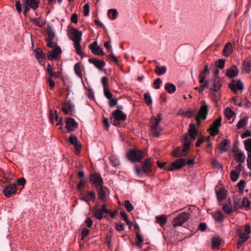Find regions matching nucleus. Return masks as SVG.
Segmentation results:
<instances>
[{
    "label": "nucleus",
    "instance_id": "obj_1",
    "mask_svg": "<svg viewBox=\"0 0 251 251\" xmlns=\"http://www.w3.org/2000/svg\"><path fill=\"white\" fill-rule=\"evenodd\" d=\"M22 3L20 1H16V8L19 13L22 11V6L23 7V13L25 15L30 9L35 10L38 7L39 1L38 0H22Z\"/></svg>",
    "mask_w": 251,
    "mask_h": 251
},
{
    "label": "nucleus",
    "instance_id": "obj_2",
    "mask_svg": "<svg viewBox=\"0 0 251 251\" xmlns=\"http://www.w3.org/2000/svg\"><path fill=\"white\" fill-rule=\"evenodd\" d=\"M141 168L137 166L135 167V171L137 175L142 176L144 174H148L151 172L152 167L151 159H145L141 162Z\"/></svg>",
    "mask_w": 251,
    "mask_h": 251
},
{
    "label": "nucleus",
    "instance_id": "obj_3",
    "mask_svg": "<svg viewBox=\"0 0 251 251\" xmlns=\"http://www.w3.org/2000/svg\"><path fill=\"white\" fill-rule=\"evenodd\" d=\"M188 132L189 134H184L182 137L181 141L184 143L187 142L188 146H190L191 142L196 139V136L198 133V131L196 128L195 125L194 124H190Z\"/></svg>",
    "mask_w": 251,
    "mask_h": 251
},
{
    "label": "nucleus",
    "instance_id": "obj_4",
    "mask_svg": "<svg viewBox=\"0 0 251 251\" xmlns=\"http://www.w3.org/2000/svg\"><path fill=\"white\" fill-rule=\"evenodd\" d=\"M67 35L69 38L74 42L76 52L78 54V30L70 25L68 27Z\"/></svg>",
    "mask_w": 251,
    "mask_h": 251
},
{
    "label": "nucleus",
    "instance_id": "obj_5",
    "mask_svg": "<svg viewBox=\"0 0 251 251\" xmlns=\"http://www.w3.org/2000/svg\"><path fill=\"white\" fill-rule=\"evenodd\" d=\"M144 152L140 150L131 149L127 153L128 159L132 162H140L145 156Z\"/></svg>",
    "mask_w": 251,
    "mask_h": 251
},
{
    "label": "nucleus",
    "instance_id": "obj_6",
    "mask_svg": "<svg viewBox=\"0 0 251 251\" xmlns=\"http://www.w3.org/2000/svg\"><path fill=\"white\" fill-rule=\"evenodd\" d=\"M112 116L111 119L113 118V124L117 126L126 119V115L120 109H116L113 111Z\"/></svg>",
    "mask_w": 251,
    "mask_h": 251
},
{
    "label": "nucleus",
    "instance_id": "obj_7",
    "mask_svg": "<svg viewBox=\"0 0 251 251\" xmlns=\"http://www.w3.org/2000/svg\"><path fill=\"white\" fill-rule=\"evenodd\" d=\"M183 144V148L177 147L172 152V155L175 157L186 156L188 154L190 147L187 142L184 143L181 141Z\"/></svg>",
    "mask_w": 251,
    "mask_h": 251
},
{
    "label": "nucleus",
    "instance_id": "obj_8",
    "mask_svg": "<svg viewBox=\"0 0 251 251\" xmlns=\"http://www.w3.org/2000/svg\"><path fill=\"white\" fill-rule=\"evenodd\" d=\"M186 164V160L181 158L173 162L170 165L165 167V170L168 171H174L181 169Z\"/></svg>",
    "mask_w": 251,
    "mask_h": 251
},
{
    "label": "nucleus",
    "instance_id": "obj_9",
    "mask_svg": "<svg viewBox=\"0 0 251 251\" xmlns=\"http://www.w3.org/2000/svg\"><path fill=\"white\" fill-rule=\"evenodd\" d=\"M150 123L152 135L154 137H158L162 130V128L159 126V121L155 119V117H153L151 119Z\"/></svg>",
    "mask_w": 251,
    "mask_h": 251
},
{
    "label": "nucleus",
    "instance_id": "obj_10",
    "mask_svg": "<svg viewBox=\"0 0 251 251\" xmlns=\"http://www.w3.org/2000/svg\"><path fill=\"white\" fill-rule=\"evenodd\" d=\"M189 219V213L182 212L174 219L173 225L174 227H176V226H181Z\"/></svg>",
    "mask_w": 251,
    "mask_h": 251
},
{
    "label": "nucleus",
    "instance_id": "obj_11",
    "mask_svg": "<svg viewBox=\"0 0 251 251\" xmlns=\"http://www.w3.org/2000/svg\"><path fill=\"white\" fill-rule=\"evenodd\" d=\"M208 113V107L206 103H204L201 106L198 115L195 118L198 126L200 124L201 120H204L206 119Z\"/></svg>",
    "mask_w": 251,
    "mask_h": 251
},
{
    "label": "nucleus",
    "instance_id": "obj_12",
    "mask_svg": "<svg viewBox=\"0 0 251 251\" xmlns=\"http://www.w3.org/2000/svg\"><path fill=\"white\" fill-rule=\"evenodd\" d=\"M222 117L220 116L211 125L209 129L210 134L212 136H215L219 133V127L221 126Z\"/></svg>",
    "mask_w": 251,
    "mask_h": 251
},
{
    "label": "nucleus",
    "instance_id": "obj_13",
    "mask_svg": "<svg viewBox=\"0 0 251 251\" xmlns=\"http://www.w3.org/2000/svg\"><path fill=\"white\" fill-rule=\"evenodd\" d=\"M81 197L79 199H81L85 201L89 202L91 201H95L96 195L94 191H86L84 193H82L80 195Z\"/></svg>",
    "mask_w": 251,
    "mask_h": 251
},
{
    "label": "nucleus",
    "instance_id": "obj_14",
    "mask_svg": "<svg viewBox=\"0 0 251 251\" xmlns=\"http://www.w3.org/2000/svg\"><path fill=\"white\" fill-rule=\"evenodd\" d=\"M89 48L95 55H104L105 54V53L102 51V48L98 46L97 41L91 43L89 46Z\"/></svg>",
    "mask_w": 251,
    "mask_h": 251
},
{
    "label": "nucleus",
    "instance_id": "obj_15",
    "mask_svg": "<svg viewBox=\"0 0 251 251\" xmlns=\"http://www.w3.org/2000/svg\"><path fill=\"white\" fill-rule=\"evenodd\" d=\"M65 128L68 132L73 131L77 127V123L72 118H68L65 122Z\"/></svg>",
    "mask_w": 251,
    "mask_h": 251
},
{
    "label": "nucleus",
    "instance_id": "obj_16",
    "mask_svg": "<svg viewBox=\"0 0 251 251\" xmlns=\"http://www.w3.org/2000/svg\"><path fill=\"white\" fill-rule=\"evenodd\" d=\"M74 105L69 100H65L61 103V110L64 114L67 115L69 112H72L74 110Z\"/></svg>",
    "mask_w": 251,
    "mask_h": 251
},
{
    "label": "nucleus",
    "instance_id": "obj_17",
    "mask_svg": "<svg viewBox=\"0 0 251 251\" xmlns=\"http://www.w3.org/2000/svg\"><path fill=\"white\" fill-rule=\"evenodd\" d=\"M17 190V188L15 184H10L5 188L4 193L6 197L10 198L16 194Z\"/></svg>",
    "mask_w": 251,
    "mask_h": 251
},
{
    "label": "nucleus",
    "instance_id": "obj_18",
    "mask_svg": "<svg viewBox=\"0 0 251 251\" xmlns=\"http://www.w3.org/2000/svg\"><path fill=\"white\" fill-rule=\"evenodd\" d=\"M69 144L73 146L76 155L78 154V141L76 136L74 134L71 135L67 140Z\"/></svg>",
    "mask_w": 251,
    "mask_h": 251
},
{
    "label": "nucleus",
    "instance_id": "obj_19",
    "mask_svg": "<svg viewBox=\"0 0 251 251\" xmlns=\"http://www.w3.org/2000/svg\"><path fill=\"white\" fill-rule=\"evenodd\" d=\"M62 50L60 47L57 46L55 47L51 51H49L48 58L51 60L53 59H57L59 55L61 53Z\"/></svg>",
    "mask_w": 251,
    "mask_h": 251
},
{
    "label": "nucleus",
    "instance_id": "obj_20",
    "mask_svg": "<svg viewBox=\"0 0 251 251\" xmlns=\"http://www.w3.org/2000/svg\"><path fill=\"white\" fill-rule=\"evenodd\" d=\"M89 62L93 64L95 67L100 71H102V68L105 66L106 63L104 61L98 60L96 58H89Z\"/></svg>",
    "mask_w": 251,
    "mask_h": 251
},
{
    "label": "nucleus",
    "instance_id": "obj_21",
    "mask_svg": "<svg viewBox=\"0 0 251 251\" xmlns=\"http://www.w3.org/2000/svg\"><path fill=\"white\" fill-rule=\"evenodd\" d=\"M93 213L97 219L101 220L103 218V214L105 213V211L101 208H99L98 205L96 204L94 207Z\"/></svg>",
    "mask_w": 251,
    "mask_h": 251
},
{
    "label": "nucleus",
    "instance_id": "obj_22",
    "mask_svg": "<svg viewBox=\"0 0 251 251\" xmlns=\"http://www.w3.org/2000/svg\"><path fill=\"white\" fill-rule=\"evenodd\" d=\"M209 80L210 83H213L212 87L210 88V90L215 92L218 91L220 89L221 87L222 86L221 80H220V79H217L216 78H212Z\"/></svg>",
    "mask_w": 251,
    "mask_h": 251
},
{
    "label": "nucleus",
    "instance_id": "obj_23",
    "mask_svg": "<svg viewBox=\"0 0 251 251\" xmlns=\"http://www.w3.org/2000/svg\"><path fill=\"white\" fill-rule=\"evenodd\" d=\"M230 147V142L227 139H224L219 144V148L223 152H226Z\"/></svg>",
    "mask_w": 251,
    "mask_h": 251
},
{
    "label": "nucleus",
    "instance_id": "obj_24",
    "mask_svg": "<svg viewBox=\"0 0 251 251\" xmlns=\"http://www.w3.org/2000/svg\"><path fill=\"white\" fill-rule=\"evenodd\" d=\"M237 150L234 149L233 152L234 153L235 160L238 163H242L245 161V156L244 154L241 151L236 152Z\"/></svg>",
    "mask_w": 251,
    "mask_h": 251
},
{
    "label": "nucleus",
    "instance_id": "obj_25",
    "mask_svg": "<svg viewBox=\"0 0 251 251\" xmlns=\"http://www.w3.org/2000/svg\"><path fill=\"white\" fill-rule=\"evenodd\" d=\"M229 88L233 91H236V90H242L244 89L243 84L240 80H237L235 84L233 83L229 85Z\"/></svg>",
    "mask_w": 251,
    "mask_h": 251
},
{
    "label": "nucleus",
    "instance_id": "obj_26",
    "mask_svg": "<svg viewBox=\"0 0 251 251\" xmlns=\"http://www.w3.org/2000/svg\"><path fill=\"white\" fill-rule=\"evenodd\" d=\"M94 183L98 184L100 186H102L103 182L100 174L95 173L91 176Z\"/></svg>",
    "mask_w": 251,
    "mask_h": 251
},
{
    "label": "nucleus",
    "instance_id": "obj_27",
    "mask_svg": "<svg viewBox=\"0 0 251 251\" xmlns=\"http://www.w3.org/2000/svg\"><path fill=\"white\" fill-rule=\"evenodd\" d=\"M232 52V47L230 43H227L223 49V54L226 56H229Z\"/></svg>",
    "mask_w": 251,
    "mask_h": 251
},
{
    "label": "nucleus",
    "instance_id": "obj_28",
    "mask_svg": "<svg viewBox=\"0 0 251 251\" xmlns=\"http://www.w3.org/2000/svg\"><path fill=\"white\" fill-rule=\"evenodd\" d=\"M217 198L219 201H222L226 198V191L224 189L221 188L216 192Z\"/></svg>",
    "mask_w": 251,
    "mask_h": 251
},
{
    "label": "nucleus",
    "instance_id": "obj_29",
    "mask_svg": "<svg viewBox=\"0 0 251 251\" xmlns=\"http://www.w3.org/2000/svg\"><path fill=\"white\" fill-rule=\"evenodd\" d=\"M221 239L219 237H214L212 239L211 245L213 249H218L221 244Z\"/></svg>",
    "mask_w": 251,
    "mask_h": 251
},
{
    "label": "nucleus",
    "instance_id": "obj_30",
    "mask_svg": "<svg viewBox=\"0 0 251 251\" xmlns=\"http://www.w3.org/2000/svg\"><path fill=\"white\" fill-rule=\"evenodd\" d=\"M234 68H230L227 70L226 75L229 78H233L237 76L238 73L237 68L233 66Z\"/></svg>",
    "mask_w": 251,
    "mask_h": 251
},
{
    "label": "nucleus",
    "instance_id": "obj_31",
    "mask_svg": "<svg viewBox=\"0 0 251 251\" xmlns=\"http://www.w3.org/2000/svg\"><path fill=\"white\" fill-rule=\"evenodd\" d=\"M47 36L46 40H53L55 37V34L50 26H48L47 28Z\"/></svg>",
    "mask_w": 251,
    "mask_h": 251
},
{
    "label": "nucleus",
    "instance_id": "obj_32",
    "mask_svg": "<svg viewBox=\"0 0 251 251\" xmlns=\"http://www.w3.org/2000/svg\"><path fill=\"white\" fill-rule=\"evenodd\" d=\"M34 51L35 56L38 61L43 60L45 58L46 55L41 49L38 48L35 50Z\"/></svg>",
    "mask_w": 251,
    "mask_h": 251
},
{
    "label": "nucleus",
    "instance_id": "obj_33",
    "mask_svg": "<svg viewBox=\"0 0 251 251\" xmlns=\"http://www.w3.org/2000/svg\"><path fill=\"white\" fill-rule=\"evenodd\" d=\"M156 223L160 225L161 226H164L167 221V218L164 215L157 216L156 217Z\"/></svg>",
    "mask_w": 251,
    "mask_h": 251
},
{
    "label": "nucleus",
    "instance_id": "obj_34",
    "mask_svg": "<svg viewBox=\"0 0 251 251\" xmlns=\"http://www.w3.org/2000/svg\"><path fill=\"white\" fill-rule=\"evenodd\" d=\"M154 71L158 75H161L165 74L166 73L167 69L164 66L161 67L156 65L155 67Z\"/></svg>",
    "mask_w": 251,
    "mask_h": 251
},
{
    "label": "nucleus",
    "instance_id": "obj_35",
    "mask_svg": "<svg viewBox=\"0 0 251 251\" xmlns=\"http://www.w3.org/2000/svg\"><path fill=\"white\" fill-rule=\"evenodd\" d=\"M47 71L50 75L51 77H55L56 78H58L60 75V73L59 72H57L55 73H53L54 71H52V68L50 64H48L47 66Z\"/></svg>",
    "mask_w": 251,
    "mask_h": 251
},
{
    "label": "nucleus",
    "instance_id": "obj_36",
    "mask_svg": "<svg viewBox=\"0 0 251 251\" xmlns=\"http://www.w3.org/2000/svg\"><path fill=\"white\" fill-rule=\"evenodd\" d=\"M165 89L168 93L173 94L176 91V87L173 83H167L165 86Z\"/></svg>",
    "mask_w": 251,
    "mask_h": 251
},
{
    "label": "nucleus",
    "instance_id": "obj_37",
    "mask_svg": "<svg viewBox=\"0 0 251 251\" xmlns=\"http://www.w3.org/2000/svg\"><path fill=\"white\" fill-rule=\"evenodd\" d=\"M118 14V11L116 9H110L108 11V17L111 20H115Z\"/></svg>",
    "mask_w": 251,
    "mask_h": 251
},
{
    "label": "nucleus",
    "instance_id": "obj_38",
    "mask_svg": "<svg viewBox=\"0 0 251 251\" xmlns=\"http://www.w3.org/2000/svg\"><path fill=\"white\" fill-rule=\"evenodd\" d=\"M100 187L98 189L99 198L101 202H105L106 197L105 192L103 189L102 186Z\"/></svg>",
    "mask_w": 251,
    "mask_h": 251
},
{
    "label": "nucleus",
    "instance_id": "obj_39",
    "mask_svg": "<svg viewBox=\"0 0 251 251\" xmlns=\"http://www.w3.org/2000/svg\"><path fill=\"white\" fill-rule=\"evenodd\" d=\"M248 119L247 117H244L240 119L237 124V128L239 129L244 127L247 124Z\"/></svg>",
    "mask_w": 251,
    "mask_h": 251
},
{
    "label": "nucleus",
    "instance_id": "obj_40",
    "mask_svg": "<svg viewBox=\"0 0 251 251\" xmlns=\"http://www.w3.org/2000/svg\"><path fill=\"white\" fill-rule=\"evenodd\" d=\"M210 84V80H206L203 83H202L199 87H196L195 89L197 90L200 93L202 92L204 88H208Z\"/></svg>",
    "mask_w": 251,
    "mask_h": 251
},
{
    "label": "nucleus",
    "instance_id": "obj_41",
    "mask_svg": "<svg viewBox=\"0 0 251 251\" xmlns=\"http://www.w3.org/2000/svg\"><path fill=\"white\" fill-rule=\"evenodd\" d=\"M243 66L246 72H250L251 71V59L245 60L243 62Z\"/></svg>",
    "mask_w": 251,
    "mask_h": 251
},
{
    "label": "nucleus",
    "instance_id": "obj_42",
    "mask_svg": "<svg viewBox=\"0 0 251 251\" xmlns=\"http://www.w3.org/2000/svg\"><path fill=\"white\" fill-rule=\"evenodd\" d=\"M213 217L217 222H222L224 220L223 214L220 211L215 212L213 215Z\"/></svg>",
    "mask_w": 251,
    "mask_h": 251
},
{
    "label": "nucleus",
    "instance_id": "obj_43",
    "mask_svg": "<svg viewBox=\"0 0 251 251\" xmlns=\"http://www.w3.org/2000/svg\"><path fill=\"white\" fill-rule=\"evenodd\" d=\"M49 116L50 121L52 124H53L54 123V119H55V121H57L58 119V117L57 114H56V110L54 113L52 110H50L49 113Z\"/></svg>",
    "mask_w": 251,
    "mask_h": 251
},
{
    "label": "nucleus",
    "instance_id": "obj_44",
    "mask_svg": "<svg viewBox=\"0 0 251 251\" xmlns=\"http://www.w3.org/2000/svg\"><path fill=\"white\" fill-rule=\"evenodd\" d=\"M239 174L236 170H232L230 172V178L232 181L235 182L237 181L239 178Z\"/></svg>",
    "mask_w": 251,
    "mask_h": 251
},
{
    "label": "nucleus",
    "instance_id": "obj_45",
    "mask_svg": "<svg viewBox=\"0 0 251 251\" xmlns=\"http://www.w3.org/2000/svg\"><path fill=\"white\" fill-rule=\"evenodd\" d=\"M109 160L112 166L114 167H117L120 165V162L119 160L116 158L114 156H111L109 157Z\"/></svg>",
    "mask_w": 251,
    "mask_h": 251
},
{
    "label": "nucleus",
    "instance_id": "obj_46",
    "mask_svg": "<svg viewBox=\"0 0 251 251\" xmlns=\"http://www.w3.org/2000/svg\"><path fill=\"white\" fill-rule=\"evenodd\" d=\"M196 109L193 110H188L184 112L183 114L188 118H192L196 115Z\"/></svg>",
    "mask_w": 251,
    "mask_h": 251
},
{
    "label": "nucleus",
    "instance_id": "obj_47",
    "mask_svg": "<svg viewBox=\"0 0 251 251\" xmlns=\"http://www.w3.org/2000/svg\"><path fill=\"white\" fill-rule=\"evenodd\" d=\"M233 111L229 107L226 108L225 110V114L227 119L229 120L233 115Z\"/></svg>",
    "mask_w": 251,
    "mask_h": 251
},
{
    "label": "nucleus",
    "instance_id": "obj_48",
    "mask_svg": "<svg viewBox=\"0 0 251 251\" xmlns=\"http://www.w3.org/2000/svg\"><path fill=\"white\" fill-rule=\"evenodd\" d=\"M241 230L238 229L237 230V232H239V240H241L243 242H245L249 238V236H248V234L245 233H242L241 232Z\"/></svg>",
    "mask_w": 251,
    "mask_h": 251
},
{
    "label": "nucleus",
    "instance_id": "obj_49",
    "mask_svg": "<svg viewBox=\"0 0 251 251\" xmlns=\"http://www.w3.org/2000/svg\"><path fill=\"white\" fill-rule=\"evenodd\" d=\"M144 100L148 105H150L152 103V100L150 95L148 93H145L144 94Z\"/></svg>",
    "mask_w": 251,
    "mask_h": 251
},
{
    "label": "nucleus",
    "instance_id": "obj_50",
    "mask_svg": "<svg viewBox=\"0 0 251 251\" xmlns=\"http://www.w3.org/2000/svg\"><path fill=\"white\" fill-rule=\"evenodd\" d=\"M125 206L126 209V210L128 212H131L134 209L133 206L132 204L130 203V202L126 200L124 202Z\"/></svg>",
    "mask_w": 251,
    "mask_h": 251
},
{
    "label": "nucleus",
    "instance_id": "obj_51",
    "mask_svg": "<svg viewBox=\"0 0 251 251\" xmlns=\"http://www.w3.org/2000/svg\"><path fill=\"white\" fill-rule=\"evenodd\" d=\"M245 147L248 152H251V139L245 141Z\"/></svg>",
    "mask_w": 251,
    "mask_h": 251
},
{
    "label": "nucleus",
    "instance_id": "obj_52",
    "mask_svg": "<svg viewBox=\"0 0 251 251\" xmlns=\"http://www.w3.org/2000/svg\"><path fill=\"white\" fill-rule=\"evenodd\" d=\"M250 201L247 197L243 198L241 204L242 207H248L250 206Z\"/></svg>",
    "mask_w": 251,
    "mask_h": 251
},
{
    "label": "nucleus",
    "instance_id": "obj_53",
    "mask_svg": "<svg viewBox=\"0 0 251 251\" xmlns=\"http://www.w3.org/2000/svg\"><path fill=\"white\" fill-rule=\"evenodd\" d=\"M209 73H210V71L208 68V64H206L204 66V70L201 72V74H200V75L201 76L203 75V76L206 77V76L207 75H208L209 74Z\"/></svg>",
    "mask_w": 251,
    "mask_h": 251
},
{
    "label": "nucleus",
    "instance_id": "obj_54",
    "mask_svg": "<svg viewBox=\"0 0 251 251\" xmlns=\"http://www.w3.org/2000/svg\"><path fill=\"white\" fill-rule=\"evenodd\" d=\"M212 164L213 165V166L215 167H217L218 168H219V169H223V166L222 164H221V163H220L216 159H212Z\"/></svg>",
    "mask_w": 251,
    "mask_h": 251
},
{
    "label": "nucleus",
    "instance_id": "obj_55",
    "mask_svg": "<svg viewBox=\"0 0 251 251\" xmlns=\"http://www.w3.org/2000/svg\"><path fill=\"white\" fill-rule=\"evenodd\" d=\"M120 215L121 217L123 218V220L125 221L126 224H128L129 223V220L128 218V216L127 214L124 211L120 212Z\"/></svg>",
    "mask_w": 251,
    "mask_h": 251
},
{
    "label": "nucleus",
    "instance_id": "obj_56",
    "mask_svg": "<svg viewBox=\"0 0 251 251\" xmlns=\"http://www.w3.org/2000/svg\"><path fill=\"white\" fill-rule=\"evenodd\" d=\"M107 57L108 59H111V60L117 65V66H120V64L117 58L115 57L113 54H110L107 56Z\"/></svg>",
    "mask_w": 251,
    "mask_h": 251
},
{
    "label": "nucleus",
    "instance_id": "obj_57",
    "mask_svg": "<svg viewBox=\"0 0 251 251\" xmlns=\"http://www.w3.org/2000/svg\"><path fill=\"white\" fill-rule=\"evenodd\" d=\"M109 100V105L110 107H113L117 104V100L115 99L112 98Z\"/></svg>",
    "mask_w": 251,
    "mask_h": 251
},
{
    "label": "nucleus",
    "instance_id": "obj_58",
    "mask_svg": "<svg viewBox=\"0 0 251 251\" xmlns=\"http://www.w3.org/2000/svg\"><path fill=\"white\" fill-rule=\"evenodd\" d=\"M90 11V7L88 4H86L83 6V14L85 16L89 15Z\"/></svg>",
    "mask_w": 251,
    "mask_h": 251
},
{
    "label": "nucleus",
    "instance_id": "obj_59",
    "mask_svg": "<svg viewBox=\"0 0 251 251\" xmlns=\"http://www.w3.org/2000/svg\"><path fill=\"white\" fill-rule=\"evenodd\" d=\"M223 209L224 210L225 212L227 214H230L232 211V209L226 204L223 205Z\"/></svg>",
    "mask_w": 251,
    "mask_h": 251
},
{
    "label": "nucleus",
    "instance_id": "obj_60",
    "mask_svg": "<svg viewBox=\"0 0 251 251\" xmlns=\"http://www.w3.org/2000/svg\"><path fill=\"white\" fill-rule=\"evenodd\" d=\"M103 89H104V95L107 99H109L112 98V94L111 93L110 91L107 89V88H104Z\"/></svg>",
    "mask_w": 251,
    "mask_h": 251
},
{
    "label": "nucleus",
    "instance_id": "obj_61",
    "mask_svg": "<svg viewBox=\"0 0 251 251\" xmlns=\"http://www.w3.org/2000/svg\"><path fill=\"white\" fill-rule=\"evenodd\" d=\"M90 230L86 228L82 229L81 231V238L84 239V238L89 234Z\"/></svg>",
    "mask_w": 251,
    "mask_h": 251
},
{
    "label": "nucleus",
    "instance_id": "obj_62",
    "mask_svg": "<svg viewBox=\"0 0 251 251\" xmlns=\"http://www.w3.org/2000/svg\"><path fill=\"white\" fill-rule=\"evenodd\" d=\"M218 65L217 66L220 69H223L224 68L225 64V60L223 59H220L218 61Z\"/></svg>",
    "mask_w": 251,
    "mask_h": 251
},
{
    "label": "nucleus",
    "instance_id": "obj_63",
    "mask_svg": "<svg viewBox=\"0 0 251 251\" xmlns=\"http://www.w3.org/2000/svg\"><path fill=\"white\" fill-rule=\"evenodd\" d=\"M162 83V80L160 78H157L154 81V84L155 85L154 88L156 89H158L160 88V84Z\"/></svg>",
    "mask_w": 251,
    "mask_h": 251
},
{
    "label": "nucleus",
    "instance_id": "obj_64",
    "mask_svg": "<svg viewBox=\"0 0 251 251\" xmlns=\"http://www.w3.org/2000/svg\"><path fill=\"white\" fill-rule=\"evenodd\" d=\"M241 137L242 139L251 137V132L249 130H247L244 133L241 134Z\"/></svg>",
    "mask_w": 251,
    "mask_h": 251
}]
</instances>
